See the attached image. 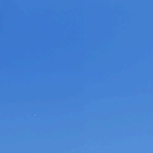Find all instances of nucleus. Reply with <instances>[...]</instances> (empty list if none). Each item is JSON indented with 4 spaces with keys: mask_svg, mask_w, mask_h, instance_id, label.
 I'll list each match as a JSON object with an SVG mask.
<instances>
[{
    "mask_svg": "<svg viewBox=\"0 0 153 153\" xmlns=\"http://www.w3.org/2000/svg\"><path fill=\"white\" fill-rule=\"evenodd\" d=\"M105 3H106V0H105Z\"/></svg>",
    "mask_w": 153,
    "mask_h": 153,
    "instance_id": "35",
    "label": "nucleus"
},
{
    "mask_svg": "<svg viewBox=\"0 0 153 153\" xmlns=\"http://www.w3.org/2000/svg\"><path fill=\"white\" fill-rule=\"evenodd\" d=\"M105 77H106V68H105Z\"/></svg>",
    "mask_w": 153,
    "mask_h": 153,
    "instance_id": "9",
    "label": "nucleus"
},
{
    "mask_svg": "<svg viewBox=\"0 0 153 153\" xmlns=\"http://www.w3.org/2000/svg\"><path fill=\"white\" fill-rule=\"evenodd\" d=\"M105 3H106V0H105Z\"/></svg>",
    "mask_w": 153,
    "mask_h": 153,
    "instance_id": "36",
    "label": "nucleus"
},
{
    "mask_svg": "<svg viewBox=\"0 0 153 153\" xmlns=\"http://www.w3.org/2000/svg\"><path fill=\"white\" fill-rule=\"evenodd\" d=\"M105 10H106V8H105Z\"/></svg>",
    "mask_w": 153,
    "mask_h": 153,
    "instance_id": "38",
    "label": "nucleus"
},
{
    "mask_svg": "<svg viewBox=\"0 0 153 153\" xmlns=\"http://www.w3.org/2000/svg\"><path fill=\"white\" fill-rule=\"evenodd\" d=\"M105 67H106V62H105Z\"/></svg>",
    "mask_w": 153,
    "mask_h": 153,
    "instance_id": "22",
    "label": "nucleus"
},
{
    "mask_svg": "<svg viewBox=\"0 0 153 153\" xmlns=\"http://www.w3.org/2000/svg\"><path fill=\"white\" fill-rule=\"evenodd\" d=\"M105 8H106V4H105Z\"/></svg>",
    "mask_w": 153,
    "mask_h": 153,
    "instance_id": "24",
    "label": "nucleus"
},
{
    "mask_svg": "<svg viewBox=\"0 0 153 153\" xmlns=\"http://www.w3.org/2000/svg\"><path fill=\"white\" fill-rule=\"evenodd\" d=\"M105 18H106V16H105Z\"/></svg>",
    "mask_w": 153,
    "mask_h": 153,
    "instance_id": "41",
    "label": "nucleus"
},
{
    "mask_svg": "<svg viewBox=\"0 0 153 153\" xmlns=\"http://www.w3.org/2000/svg\"><path fill=\"white\" fill-rule=\"evenodd\" d=\"M105 67H106V62H105Z\"/></svg>",
    "mask_w": 153,
    "mask_h": 153,
    "instance_id": "18",
    "label": "nucleus"
},
{
    "mask_svg": "<svg viewBox=\"0 0 153 153\" xmlns=\"http://www.w3.org/2000/svg\"><path fill=\"white\" fill-rule=\"evenodd\" d=\"M105 77H106V68H105Z\"/></svg>",
    "mask_w": 153,
    "mask_h": 153,
    "instance_id": "8",
    "label": "nucleus"
},
{
    "mask_svg": "<svg viewBox=\"0 0 153 153\" xmlns=\"http://www.w3.org/2000/svg\"><path fill=\"white\" fill-rule=\"evenodd\" d=\"M105 67H106V62H105Z\"/></svg>",
    "mask_w": 153,
    "mask_h": 153,
    "instance_id": "21",
    "label": "nucleus"
},
{
    "mask_svg": "<svg viewBox=\"0 0 153 153\" xmlns=\"http://www.w3.org/2000/svg\"><path fill=\"white\" fill-rule=\"evenodd\" d=\"M105 77H106V68H105Z\"/></svg>",
    "mask_w": 153,
    "mask_h": 153,
    "instance_id": "13",
    "label": "nucleus"
},
{
    "mask_svg": "<svg viewBox=\"0 0 153 153\" xmlns=\"http://www.w3.org/2000/svg\"><path fill=\"white\" fill-rule=\"evenodd\" d=\"M105 10H106V8H105Z\"/></svg>",
    "mask_w": 153,
    "mask_h": 153,
    "instance_id": "39",
    "label": "nucleus"
},
{
    "mask_svg": "<svg viewBox=\"0 0 153 153\" xmlns=\"http://www.w3.org/2000/svg\"><path fill=\"white\" fill-rule=\"evenodd\" d=\"M105 8H106V4H105Z\"/></svg>",
    "mask_w": 153,
    "mask_h": 153,
    "instance_id": "30",
    "label": "nucleus"
},
{
    "mask_svg": "<svg viewBox=\"0 0 153 153\" xmlns=\"http://www.w3.org/2000/svg\"><path fill=\"white\" fill-rule=\"evenodd\" d=\"M105 77H106V68H105Z\"/></svg>",
    "mask_w": 153,
    "mask_h": 153,
    "instance_id": "3",
    "label": "nucleus"
},
{
    "mask_svg": "<svg viewBox=\"0 0 153 153\" xmlns=\"http://www.w3.org/2000/svg\"><path fill=\"white\" fill-rule=\"evenodd\" d=\"M105 67H106V62H105Z\"/></svg>",
    "mask_w": 153,
    "mask_h": 153,
    "instance_id": "23",
    "label": "nucleus"
},
{
    "mask_svg": "<svg viewBox=\"0 0 153 153\" xmlns=\"http://www.w3.org/2000/svg\"><path fill=\"white\" fill-rule=\"evenodd\" d=\"M105 77H106V68H105Z\"/></svg>",
    "mask_w": 153,
    "mask_h": 153,
    "instance_id": "15",
    "label": "nucleus"
},
{
    "mask_svg": "<svg viewBox=\"0 0 153 153\" xmlns=\"http://www.w3.org/2000/svg\"><path fill=\"white\" fill-rule=\"evenodd\" d=\"M105 77H106V68H105Z\"/></svg>",
    "mask_w": 153,
    "mask_h": 153,
    "instance_id": "2",
    "label": "nucleus"
},
{
    "mask_svg": "<svg viewBox=\"0 0 153 153\" xmlns=\"http://www.w3.org/2000/svg\"><path fill=\"white\" fill-rule=\"evenodd\" d=\"M105 77H106V68H105Z\"/></svg>",
    "mask_w": 153,
    "mask_h": 153,
    "instance_id": "10",
    "label": "nucleus"
},
{
    "mask_svg": "<svg viewBox=\"0 0 153 153\" xmlns=\"http://www.w3.org/2000/svg\"><path fill=\"white\" fill-rule=\"evenodd\" d=\"M105 8H106V4H105Z\"/></svg>",
    "mask_w": 153,
    "mask_h": 153,
    "instance_id": "26",
    "label": "nucleus"
},
{
    "mask_svg": "<svg viewBox=\"0 0 153 153\" xmlns=\"http://www.w3.org/2000/svg\"><path fill=\"white\" fill-rule=\"evenodd\" d=\"M105 3H106V0H105Z\"/></svg>",
    "mask_w": 153,
    "mask_h": 153,
    "instance_id": "31",
    "label": "nucleus"
},
{
    "mask_svg": "<svg viewBox=\"0 0 153 153\" xmlns=\"http://www.w3.org/2000/svg\"><path fill=\"white\" fill-rule=\"evenodd\" d=\"M105 77H106V68H105Z\"/></svg>",
    "mask_w": 153,
    "mask_h": 153,
    "instance_id": "4",
    "label": "nucleus"
},
{
    "mask_svg": "<svg viewBox=\"0 0 153 153\" xmlns=\"http://www.w3.org/2000/svg\"><path fill=\"white\" fill-rule=\"evenodd\" d=\"M105 49H106V48H105Z\"/></svg>",
    "mask_w": 153,
    "mask_h": 153,
    "instance_id": "47",
    "label": "nucleus"
},
{
    "mask_svg": "<svg viewBox=\"0 0 153 153\" xmlns=\"http://www.w3.org/2000/svg\"><path fill=\"white\" fill-rule=\"evenodd\" d=\"M105 67H106V62H105Z\"/></svg>",
    "mask_w": 153,
    "mask_h": 153,
    "instance_id": "16",
    "label": "nucleus"
},
{
    "mask_svg": "<svg viewBox=\"0 0 153 153\" xmlns=\"http://www.w3.org/2000/svg\"><path fill=\"white\" fill-rule=\"evenodd\" d=\"M105 67H106V62H105Z\"/></svg>",
    "mask_w": 153,
    "mask_h": 153,
    "instance_id": "20",
    "label": "nucleus"
},
{
    "mask_svg": "<svg viewBox=\"0 0 153 153\" xmlns=\"http://www.w3.org/2000/svg\"><path fill=\"white\" fill-rule=\"evenodd\" d=\"M105 18H106V16H105Z\"/></svg>",
    "mask_w": 153,
    "mask_h": 153,
    "instance_id": "42",
    "label": "nucleus"
},
{
    "mask_svg": "<svg viewBox=\"0 0 153 153\" xmlns=\"http://www.w3.org/2000/svg\"><path fill=\"white\" fill-rule=\"evenodd\" d=\"M105 18H106V16H105Z\"/></svg>",
    "mask_w": 153,
    "mask_h": 153,
    "instance_id": "43",
    "label": "nucleus"
},
{
    "mask_svg": "<svg viewBox=\"0 0 153 153\" xmlns=\"http://www.w3.org/2000/svg\"><path fill=\"white\" fill-rule=\"evenodd\" d=\"M105 77H106V68H105Z\"/></svg>",
    "mask_w": 153,
    "mask_h": 153,
    "instance_id": "5",
    "label": "nucleus"
},
{
    "mask_svg": "<svg viewBox=\"0 0 153 153\" xmlns=\"http://www.w3.org/2000/svg\"><path fill=\"white\" fill-rule=\"evenodd\" d=\"M105 8H106V4H105Z\"/></svg>",
    "mask_w": 153,
    "mask_h": 153,
    "instance_id": "27",
    "label": "nucleus"
},
{
    "mask_svg": "<svg viewBox=\"0 0 153 153\" xmlns=\"http://www.w3.org/2000/svg\"><path fill=\"white\" fill-rule=\"evenodd\" d=\"M105 3H106V0H105Z\"/></svg>",
    "mask_w": 153,
    "mask_h": 153,
    "instance_id": "33",
    "label": "nucleus"
},
{
    "mask_svg": "<svg viewBox=\"0 0 153 153\" xmlns=\"http://www.w3.org/2000/svg\"><path fill=\"white\" fill-rule=\"evenodd\" d=\"M105 77H106V68H105Z\"/></svg>",
    "mask_w": 153,
    "mask_h": 153,
    "instance_id": "11",
    "label": "nucleus"
},
{
    "mask_svg": "<svg viewBox=\"0 0 153 153\" xmlns=\"http://www.w3.org/2000/svg\"><path fill=\"white\" fill-rule=\"evenodd\" d=\"M105 3H106V0H105Z\"/></svg>",
    "mask_w": 153,
    "mask_h": 153,
    "instance_id": "34",
    "label": "nucleus"
},
{
    "mask_svg": "<svg viewBox=\"0 0 153 153\" xmlns=\"http://www.w3.org/2000/svg\"><path fill=\"white\" fill-rule=\"evenodd\" d=\"M105 10H106V8H105Z\"/></svg>",
    "mask_w": 153,
    "mask_h": 153,
    "instance_id": "40",
    "label": "nucleus"
},
{
    "mask_svg": "<svg viewBox=\"0 0 153 153\" xmlns=\"http://www.w3.org/2000/svg\"><path fill=\"white\" fill-rule=\"evenodd\" d=\"M105 8H106V4H105Z\"/></svg>",
    "mask_w": 153,
    "mask_h": 153,
    "instance_id": "25",
    "label": "nucleus"
},
{
    "mask_svg": "<svg viewBox=\"0 0 153 153\" xmlns=\"http://www.w3.org/2000/svg\"><path fill=\"white\" fill-rule=\"evenodd\" d=\"M105 22H106V20H105Z\"/></svg>",
    "mask_w": 153,
    "mask_h": 153,
    "instance_id": "45",
    "label": "nucleus"
},
{
    "mask_svg": "<svg viewBox=\"0 0 153 153\" xmlns=\"http://www.w3.org/2000/svg\"><path fill=\"white\" fill-rule=\"evenodd\" d=\"M105 77H106V68H105Z\"/></svg>",
    "mask_w": 153,
    "mask_h": 153,
    "instance_id": "12",
    "label": "nucleus"
},
{
    "mask_svg": "<svg viewBox=\"0 0 153 153\" xmlns=\"http://www.w3.org/2000/svg\"><path fill=\"white\" fill-rule=\"evenodd\" d=\"M105 8H106V4H105Z\"/></svg>",
    "mask_w": 153,
    "mask_h": 153,
    "instance_id": "29",
    "label": "nucleus"
},
{
    "mask_svg": "<svg viewBox=\"0 0 153 153\" xmlns=\"http://www.w3.org/2000/svg\"><path fill=\"white\" fill-rule=\"evenodd\" d=\"M105 22H106V20H105Z\"/></svg>",
    "mask_w": 153,
    "mask_h": 153,
    "instance_id": "44",
    "label": "nucleus"
},
{
    "mask_svg": "<svg viewBox=\"0 0 153 153\" xmlns=\"http://www.w3.org/2000/svg\"><path fill=\"white\" fill-rule=\"evenodd\" d=\"M105 22H106V20H105Z\"/></svg>",
    "mask_w": 153,
    "mask_h": 153,
    "instance_id": "46",
    "label": "nucleus"
},
{
    "mask_svg": "<svg viewBox=\"0 0 153 153\" xmlns=\"http://www.w3.org/2000/svg\"><path fill=\"white\" fill-rule=\"evenodd\" d=\"M105 3H106V0H105Z\"/></svg>",
    "mask_w": 153,
    "mask_h": 153,
    "instance_id": "32",
    "label": "nucleus"
},
{
    "mask_svg": "<svg viewBox=\"0 0 153 153\" xmlns=\"http://www.w3.org/2000/svg\"><path fill=\"white\" fill-rule=\"evenodd\" d=\"M105 8H106V4H105Z\"/></svg>",
    "mask_w": 153,
    "mask_h": 153,
    "instance_id": "28",
    "label": "nucleus"
},
{
    "mask_svg": "<svg viewBox=\"0 0 153 153\" xmlns=\"http://www.w3.org/2000/svg\"><path fill=\"white\" fill-rule=\"evenodd\" d=\"M105 77H106V68H105Z\"/></svg>",
    "mask_w": 153,
    "mask_h": 153,
    "instance_id": "6",
    "label": "nucleus"
},
{
    "mask_svg": "<svg viewBox=\"0 0 153 153\" xmlns=\"http://www.w3.org/2000/svg\"><path fill=\"white\" fill-rule=\"evenodd\" d=\"M105 67H106V62H105Z\"/></svg>",
    "mask_w": 153,
    "mask_h": 153,
    "instance_id": "17",
    "label": "nucleus"
},
{
    "mask_svg": "<svg viewBox=\"0 0 153 153\" xmlns=\"http://www.w3.org/2000/svg\"><path fill=\"white\" fill-rule=\"evenodd\" d=\"M105 3H106V0H105Z\"/></svg>",
    "mask_w": 153,
    "mask_h": 153,
    "instance_id": "37",
    "label": "nucleus"
},
{
    "mask_svg": "<svg viewBox=\"0 0 153 153\" xmlns=\"http://www.w3.org/2000/svg\"><path fill=\"white\" fill-rule=\"evenodd\" d=\"M105 67H106V62H105Z\"/></svg>",
    "mask_w": 153,
    "mask_h": 153,
    "instance_id": "19",
    "label": "nucleus"
},
{
    "mask_svg": "<svg viewBox=\"0 0 153 153\" xmlns=\"http://www.w3.org/2000/svg\"><path fill=\"white\" fill-rule=\"evenodd\" d=\"M105 77H106V68H105Z\"/></svg>",
    "mask_w": 153,
    "mask_h": 153,
    "instance_id": "7",
    "label": "nucleus"
},
{
    "mask_svg": "<svg viewBox=\"0 0 153 153\" xmlns=\"http://www.w3.org/2000/svg\"><path fill=\"white\" fill-rule=\"evenodd\" d=\"M105 77H106V68H105Z\"/></svg>",
    "mask_w": 153,
    "mask_h": 153,
    "instance_id": "14",
    "label": "nucleus"
},
{
    "mask_svg": "<svg viewBox=\"0 0 153 153\" xmlns=\"http://www.w3.org/2000/svg\"><path fill=\"white\" fill-rule=\"evenodd\" d=\"M105 77H106V68H105Z\"/></svg>",
    "mask_w": 153,
    "mask_h": 153,
    "instance_id": "1",
    "label": "nucleus"
}]
</instances>
